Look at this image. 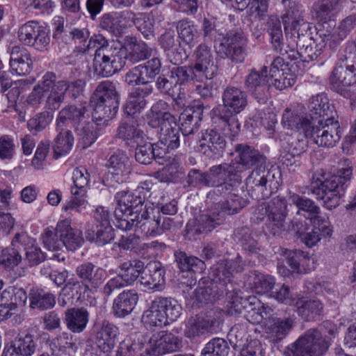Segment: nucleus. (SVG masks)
I'll return each instance as SVG.
<instances>
[{
	"mask_svg": "<svg viewBox=\"0 0 356 356\" xmlns=\"http://www.w3.org/2000/svg\"><path fill=\"white\" fill-rule=\"evenodd\" d=\"M244 268L242 257L238 254L231 260H220L211 268L210 281L206 286H200L194 291V303H207L218 299L224 294L234 291L232 280L234 273Z\"/></svg>",
	"mask_w": 356,
	"mask_h": 356,
	"instance_id": "1",
	"label": "nucleus"
},
{
	"mask_svg": "<svg viewBox=\"0 0 356 356\" xmlns=\"http://www.w3.org/2000/svg\"><path fill=\"white\" fill-rule=\"evenodd\" d=\"M352 176L353 167L349 163L333 175L316 172L312 177V193L323 201L325 208L332 210L339 205Z\"/></svg>",
	"mask_w": 356,
	"mask_h": 356,
	"instance_id": "2",
	"label": "nucleus"
},
{
	"mask_svg": "<svg viewBox=\"0 0 356 356\" xmlns=\"http://www.w3.org/2000/svg\"><path fill=\"white\" fill-rule=\"evenodd\" d=\"M92 118L97 124H104L115 117L118 108V94L115 83L100 82L91 97Z\"/></svg>",
	"mask_w": 356,
	"mask_h": 356,
	"instance_id": "3",
	"label": "nucleus"
},
{
	"mask_svg": "<svg viewBox=\"0 0 356 356\" xmlns=\"http://www.w3.org/2000/svg\"><path fill=\"white\" fill-rule=\"evenodd\" d=\"M280 186L278 170L266 168V164L255 167L245 179V186L250 196L255 200H265L275 193Z\"/></svg>",
	"mask_w": 356,
	"mask_h": 356,
	"instance_id": "4",
	"label": "nucleus"
},
{
	"mask_svg": "<svg viewBox=\"0 0 356 356\" xmlns=\"http://www.w3.org/2000/svg\"><path fill=\"white\" fill-rule=\"evenodd\" d=\"M127 54L122 43L111 41L109 44L95 54L93 67L95 72L104 77H108L123 68Z\"/></svg>",
	"mask_w": 356,
	"mask_h": 356,
	"instance_id": "5",
	"label": "nucleus"
},
{
	"mask_svg": "<svg viewBox=\"0 0 356 356\" xmlns=\"http://www.w3.org/2000/svg\"><path fill=\"white\" fill-rule=\"evenodd\" d=\"M161 221V215L157 211L154 214V209L145 206V209L138 214H124L122 218L117 215V228L123 231H129L135 227V232L147 236L159 235V222Z\"/></svg>",
	"mask_w": 356,
	"mask_h": 356,
	"instance_id": "6",
	"label": "nucleus"
},
{
	"mask_svg": "<svg viewBox=\"0 0 356 356\" xmlns=\"http://www.w3.org/2000/svg\"><path fill=\"white\" fill-rule=\"evenodd\" d=\"M74 186L71 188V198L66 201L62 210L70 216L82 213L89 205L88 191L90 188V176L88 170L82 166L76 168L72 174Z\"/></svg>",
	"mask_w": 356,
	"mask_h": 356,
	"instance_id": "7",
	"label": "nucleus"
},
{
	"mask_svg": "<svg viewBox=\"0 0 356 356\" xmlns=\"http://www.w3.org/2000/svg\"><path fill=\"white\" fill-rule=\"evenodd\" d=\"M192 58L194 63L185 66V70L192 76L193 81L204 82L211 80L217 75L218 67L211 47L207 44L197 45L193 52Z\"/></svg>",
	"mask_w": 356,
	"mask_h": 356,
	"instance_id": "8",
	"label": "nucleus"
},
{
	"mask_svg": "<svg viewBox=\"0 0 356 356\" xmlns=\"http://www.w3.org/2000/svg\"><path fill=\"white\" fill-rule=\"evenodd\" d=\"M329 341L318 329L312 328L291 344L286 356H323L327 350Z\"/></svg>",
	"mask_w": 356,
	"mask_h": 356,
	"instance_id": "9",
	"label": "nucleus"
},
{
	"mask_svg": "<svg viewBox=\"0 0 356 356\" xmlns=\"http://www.w3.org/2000/svg\"><path fill=\"white\" fill-rule=\"evenodd\" d=\"M330 82L346 98L354 99L352 86H356V46L350 47L343 65L337 66L330 76Z\"/></svg>",
	"mask_w": 356,
	"mask_h": 356,
	"instance_id": "10",
	"label": "nucleus"
},
{
	"mask_svg": "<svg viewBox=\"0 0 356 356\" xmlns=\"http://www.w3.org/2000/svg\"><path fill=\"white\" fill-rule=\"evenodd\" d=\"M306 138H311L317 145L323 147H332L341 138V127L338 118H325L319 120L318 123L312 122L309 130L306 131Z\"/></svg>",
	"mask_w": 356,
	"mask_h": 356,
	"instance_id": "11",
	"label": "nucleus"
},
{
	"mask_svg": "<svg viewBox=\"0 0 356 356\" xmlns=\"http://www.w3.org/2000/svg\"><path fill=\"white\" fill-rule=\"evenodd\" d=\"M246 40L240 29L229 31L221 39L216 41L215 49L217 54L223 58L232 61L242 62L245 58Z\"/></svg>",
	"mask_w": 356,
	"mask_h": 356,
	"instance_id": "12",
	"label": "nucleus"
},
{
	"mask_svg": "<svg viewBox=\"0 0 356 356\" xmlns=\"http://www.w3.org/2000/svg\"><path fill=\"white\" fill-rule=\"evenodd\" d=\"M118 275L109 280L104 286V295L109 296L118 289L132 284L138 278L143 275L145 264L140 260H131L122 263Z\"/></svg>",
	"mask_w": 356,
	"mask_h": 356,
	"instance_id": "13",
	"label": "nucleus"
},
{
	"mask_svg": "<svg viewBox=\"0 0 356 356\" xmlns=\"http://www.w3.org/2000/svg\"><path fill=\"white\" fill-rule=\"evenodd\" d=\"M106 166L108 168V172L106 177V182L109 186L115 187L116 184L125 182L131 172L129 158L122 150H118L111 156Z\"/></svg>",
	"mask_w": 356,
	"mask_h": 356,
	"instance_id": "14",
	"label": "nucleus"
},
{
	"mask_svg": "<svg viewBox=\"0 0 356 356\" xmlns=\"http://www.w3.org/2000/svg\"><path fill=\"white\" fill-rule=\"evenodd\" d=\"M222 100V105H219L213 110L215 115L226 116V113L238 114L248 105L246 93L234 86H227L224 90Z\"/></svg>",
	"mask_w": 356,
	"mask_h": 356,
	"instance_id": "15",
	"label": "nucleus"
},
{
	"mask_svg": "<svg viewBox=\"0 0 356 356\" xmlns=\"http://www.w3.org/2000/svg\"><path fill=\"white\" fill-rule=\"evenodd\" d=\"M317 35L316 38L301 37L296 41L297 50H290L292 54H289V57L292 60L300 58L302 62L306 63L316 60L321 56L325 45L329 44V41L319 35V31Z\"/></svg>",
	"mask_w": 356,
	"mask_h": 356,
	"instance_id": "16",
	"label": "nucleus"
},
{
	"mask_svg": "<svg viewBox=\"0 0 356 356\" xmlns=\"http://www.w3.org/2000/svg\"><path fill=\"white\" fill-rule=\"evenodd\" d=\"M244 84L246 90L259 102H266L270 87L267 67L264 66L259 70H251L245 76Z\"/></svg>",
	"mask_w": 356,
	"mask_h": 356,
	"instance_id": "17",
	"label": "nucleus"
},
{
	"mask_svg": "<svg viewBox=\"0 0 356 356\" xmlns=\"http://www.w3.org/2000/svg\"><path fill=\"white\" fill-rule=\"evenodd\" d=\"M185 66L175 67L171 69L167 76H159L156 81V88L163 94L175 97L181 90V86L193 81Z\"/></svg>",
	"mask_w": 356,
	"mask_h": 356,
	"instance_id": "18",
	"label": "nucleus"
},
{
	"mask_svg": "<svg viewBox=\"0 0 356 356\" xmlns=\"http://www.w3.org/2000/svg\"><path fill=\"white\" fill-rule=\"evenodd\" d=\"M220 321V312L212 310L204 316H197L188 321L185 329V336L193 338L207 332H212L218 327Z\"/></svg>",
	"mask_w": 356,
	"mask_h": 356,
	"instance_id": "19",
	"label": "nucleus"
},
{
	"mask_svg": "<svg viewBox=\"0 0 356 356\" xmlns=\"http://www.w3.org/2000/svg\"><path fill=\"white\" fill-rule=\"evenodd\" d=\"M235 152L237 161L232 165L240 175L244 170L266 164V158L250 145L238 144L235 146Z\"/></svg>",
	"mask_w": 356,
	"mask_h": 356,
	"instance_id": "20",
	"label": "nucleus"
},
{
	"mask_svg": "<svg viewBox=\"0 0 356 356\" xmlns=\"http://www.w3.org/2000/svg\"><path fill=\"white\" fill-rule=\"evenodd\" d=\"M118 207L115 211V222L117 215L122 218V215L136 213L138 214L145 209L143 207L145 197L138 194L135 191H122L115 195Z\"/></svg>",
	"mask_w": 356,
	"mask_h": 356,
	"instance_id": "21",
	"label": "nucleus"
},
{
	"mask_svg": "<svg viewBox=\"0 0 356 356\" xmlns=\"http://www.w3.org/2000/svg\"><path fill=\"white\" fill-rule=\"evenodd\" d=\"M209 187L216 188V193L222 185L240 184L242 177L236 172L232 163H222L210 168L209 170Z\"/></svg>",
	"mask_w": 356,
	"mask_h": 356,
	"instance_id": "22",
	"label": "nucleus"
},
{
	"mask_svg": "<svg viewBox=\"0 0 356 356\" xmlns=\"http://www.w3.org/2000/svg\"><path fill=\"white\" fill-rule=\"evenodd\" d=\"M224 221V216L220 212L201 214L197 218L188 221L186 227V234L190 238H195L197 235L212 231Z\"/></svg>",
	"mask_w": 356,
	"mask_h": 356,
	"instance_id": "23",
	"label": "nucleus"
},
{
	"mask_svg": "<svg viewBox=\"0 0 356 356\" xmlns=\"http://www.w3.org/2000/svg\"><path fill=\"white\" fill-rule=\"evenodd\" d=\"M179 345L177 337L170 332L162 331L147 339L145 353L154 356L163 355L176 351Z\"/></svg>",
	"mask_w": 356,
	"mask_h": 356,
	"instance_id": "24",
	"label": "nucleus"
},
{
	"mask_svg": "<svg viewBox=\"0 0 356 356\" xmlns=\"http://www.w3.org/2000/svg\"><path fill=\"white\" fill-rule=\"evenodd\" d=\"M29 236L24 233H17L11 241L9 247L0 248V266L8 270H13L22 261L21 254Z\"/></svg>",
	"mask_w": 356,
	"mask_h": 356,
	"instance_id": "25",
	"label": "nucleus"
},
{
	"mask_svg": "<svg viewBox=\"0 0 356 356\" xmlns=\"http://www.w3.org/2000/svg\"><path fill=\"white\" fill-rule=\"evenodd\" d=\"M57 233L62 242V248L67 250L75 252L82 247L85 240L82 232L72 227V220L66 218L57 222Z\"/></svg>",
	"mask_w": 356,
	"mask_h": 356,
	"instance_id": "26",
	"label": "nucleus"
},
{
	"mask_svg": "<svg viewBox=\"0 0 356 356\" xmlns=\"http://www.w3.org/2000/svg\"><path fill=\"white\" fill-rule=\"evenodd\" d=\"M226 147L223 136L216 129H207L199 140L198 150L208 158L221 156Z\"/></svg>",
	"mask_w": 356,
	"mask_h": 356,
	"instance_id": "27",
	"label": "nucleus"
},
{
	"mask_svg": "<svg viewBox=\"0 0 356 356\" xmlns=\"http://www.w3.org/2000/svg\"><path fill=\"white\" fill-rule=\"evenodd\" d=\"M75 272L85 289L90 291H96L103 283L106 275L104 269L91 262L79 265Z\"/></svg>",
	"mask_w": 356,
	"mask_h": 356,
	"instance_id": "28",
	"label": "nucleus"
},
{
	"mask_svg": "<svg viewBox=\"0 0 356 356\" xmlns=\"http://www.w3.org/2000/svg\"><path fill=\"white\" fill-rule=\"evenodd\" d=\"M343 3L344 0H319L312 6V17L322 24L334 22Z\"/></svg>",
	"mask_w": 356,
	"mask_h": 356,
	"instance_id": "29",
	"label": "nucleus"
},
{
	"mask_svg": "<svg viewBox=\"0 0 356 356\" xmlns=\"http://www.w3.org/2000/svg\"><path fill=\"white\" fill-rule=\"evenodd\" d=\"M309 115L312 122L318 123L319 120L325 121V118H338V115L334 107L329 103L327 96L323 94H318L312 96L308 104Z\"/></svg>",
	"mask_w": 356,
	"mask_h": 356,
	"instance_id": "30",
	"label": "nucleus"
},
{
	"mask_svg": "<svg viewBox=\"0 0 356 356\" xmlns=\"http://www.w3.org/2000/svg\"><path fill=\"white\" fill-rule=\"evenodd\" d=\"M240 184L222 185L218 188V194L224 195L225 200L220 203L222 211L228 215L238 213L248 204V202L238 194Z\"/></svg>",
	"mask_w": 356,
	"mask_h": 356,
	"instance_id": "31",
	"label": "nucleus"
},
{
	"mask_svg": "<svg viewBox=\"0 0 356 356\" xmlns=\"http://www.w3.org/2000/svg\"><path fill=\"white\" fill-rule=\"evenodd\" d=\"M166 122L164 124L157 127V133L159 134V145H163L160 149L165 152V150L175 149L179 146V129L177 126V118L175 115L167 114Z\"/></svg>",
	"mask_w": 356,
	"mask_h": 356,
	"instance_id": "32",
	"label": "nucleus"
},
{
	"mask_svg": "<svg viewBox=\"0 0 356 356\" xmlns=\"http://www.w3.org/2000/svg\"><path fill=\"white\" fill-rule=\"evenodd\" d=\"M10 72L17 76L29 74L32 69L33 60L28 50L20 46L10 49Z\"/></svg>",
	"mask_w": 356,
	"mask_h": 356,
	"instance_id": "33",
	"label": "nucleus"
},
{
	"mask_svg": "<svg viewBox=\"0 0 356 356\" xmlns=\"http://www.w3.org/2000/svg\"><path fill=\"white\" fill-rule=\"evenodd\" d=\"M356 26V15H351L342 19L338 26L332 31L328 29L319 30V35L329 41V46L334 49Z\"/></svg>",
	"mask_w": 356,
	"mask_h": 356,
	"instance_id": "34",
	"label": "nucleus"
},
{
	"mask_svg": "<svg viewBox=\"0 0 356 356\" xmlns=\"http://www.w3.org/2000/svg\"><path fill=\"white\" fill-rule=\"evenodd\" d=\"M117 136L128 145L134 146L143 143L145 135L138 128L134 117H125L118 128Z\"/></svg>",
	"mask_w": 356,
	"mask_h": 356,
	"instance_id": "35",
	"label": "nucleus"
},
{
	"mask_svg": "<svg viewBox=\"0 0 356 356\" xmlns=\"http://www.w3.org/2000/svg\"><path fill=\"white\" fill-rule=\"evenodd\" d=\"M141 284L154 291H161L165 284V271L159 262H149L143 273Z\"/></svg>",
	"mask_w": 356,
	"mask_h": 356,
	"instance_id": "36",
	"label": "nucleus"
},
{
	"mask_svg": "<svg viewBox=\"0 0 356 356\" xmlns=\"http://www.w3.org/2000/svg\"><path fill=\"white\" fill-rule=\"evenodd\" d=\"M295 318H274L266 325V333L268 338L273 343H278L284 339L292 330Z\"/></svg>",
	"mask_w": 356,
	"mask_h": 356,
	"instance_id": "37",
	"label": "nucleus"
},
{
	"mask_svg": "<svg viewBox=\"0 0 356 356\" xmlns=\"http://www.w3.org/2000/svg\"><path fill=\"white\" fill-rule=\"evenodd\" d=\"M36 347L33 336L27 334L15 339L10 346L6 347L1 356H32Z\"/></svg>",
	"mask_w": 356,
	"mask_h": 356,
	"instance_id": "38",
	"label": "nucleus"
},
{
	"mask_svg": "<svg viewBox=\"0 0 356 356\" xmlns=\"http://www.w3.org/2000/svg\"><path fill=\"white\" fill-rule=\"evenodd\" d=\"M87 108L84 105H68L63 108L56 118L58 127L72 125L74 127L83 122L86 118Z\"/></svg>",
	"mask_w": 356,
	"mask_h": 356,
	"instance_id": "39",
	"label": "nucleus"
},
{
	"mask_svg": "<svg viewBox=\"0 0 356 356\" xmlns=\"http://www.w3.org/2000/svg\"><path fill=\"white\" fill-rule=\"evenodd\" d=\"M119 334L118 328L112 323L104 322L96 334L95 343L98 348L110 356L109 353L114 348Z\"/></svg>",
	"mask_w": 356,
	"mask_h": 356,
	"instance_id": "40",
	"label": "nucleus"
},
{
	"mask_svg": "<svg viewBox=\"0 0 356 356\" xmlns=\"http://www.w3.org/2000/svg\"><path fill=\"white\" fill-rule=\"evenodd\" d=\"M147 343V337L138 332L132 333L120 343L115 356H136L145 349Z\"/></svg>",
	"mask_w": 356,
	"mask_h": 356,
	"instance_id": "41",
	"label": "nucleus"
},
{
	"mask_svg": "<svg viewBox=\"0 0 356 356\" xmlns=\"http://www.w3.org/2000/svg\"><path fill=\"white\" fill-rule=\"evenodd\" d=\"M138 300V293L134 290H124L113 300V311L115 316L122 318L134 310Z\"/></svg>",
	"mask_w": 356,
	"mask_h": 356,
	"instance_id": "42",
	"label": "nucleus"
},
{
	"mask_svg": "<svg viewBox=\"0 0 356 356\" xmlns=\"http://www.w3.org/2000/svg\"><path fill=\"white\" fill-rule=\"evenodd\" d=\"M56 76L53 72H47L42 79L33 87L27 97V102L33 106L40 104L46 95L56 84Z\"/></svg>",
	"mask_w": 356,
	"mask_h": 356,
	"instance_id": "43",
	"label": "nucleus"
},
{
	"mask_svg": "<svg viewBox=\"0 0 356 356\" xmlns=\"http://www.w3.org/2000/svg\"><path fill=\"white\" fill-rule=\"evenodd\" d=\"M286 211V201L284 198H275L271 202V211L268 214V226L275 235L284 227Z\"/></svg>",
	"mask_w": 356,
	"mask_h": 356,
	"instance_id": "44",
	"label": "nucleus"
},
{
	"mask_svg": "<svg viewBox=\"0 0 356 356\" xmlns=\"http://www.w3.org/2000/svg\"><path fill=\"white\" fill-rule=\"evenodd\" d=\"M67 328L73 333H81L89 321V312L84 307L71 308L65 313Z\"/></svg>",
	"mask_w": 356,
	"mask_h": 356,
	"instance_id": "45",
	"label": "nucleus"
},
{
	"mask_svg": "<svg viewBox=\"0 0 356 356\" xmlns=\"http://www.w3.org/2000/svg\"><path fill=\"white\" fill-rule=\"evenodd\" d=\"M122 44L126 49L127 59L134 63L145 60L152 54V49L145 42L138 41L134 37L126 36Z\"/></svg>",
	"mask_w": 356,
	"mask_h": 356,
	"instance_id": "46",
	"label": "nucleus"
},
{
	"mask_svg": "<svg viewBox=\"0 0 356 356\" xmlns=\"http://www.w3.org/2000/svg\"><path fill=\"white\" fill-rule=\"evenodd\" d=\"M202 111L200 108H187L179 115V130L182 135H193L199 130Z\"/></svg>",
	"mask_w": 356,
	"mask_h": 356,
	"instance_id": "47",
	"label": "nucleus"
},
{
	"mask_svg": "<svg viewBox=\"0 0 356 356\" xmlns=\"http://www.w3.org/2000/svg\"><path fill=\"white\" fill-rule=\"evenodd\" d=\"M300 317L306 321L318 319L323 313V304L318 300H305L298 297V303L293 305Z\"/></svg>",
	"mask_w": 356,
	"mask_h": 356,
	"instance_id": "48",
	"label": "nucleus"
},
{
	"mask_svg": "<svg viewBox=\"0 0 356 356\" xmlns=\"http://www.w3.org/2000/svg\"><path fill=\"white\" fill-rule=\"evenodd\" d=\"M58 134L54 140V157L57 159L67 154L74 145V136L72 131L64 127H56Z\"/></svg>",
	"mask_w": 356,
	"mask_h": 356,
	"instance_id": "49",
	"label": "nucleus"
},
{
	"mask_svg": "<svg viewBox=\"0 0 356 356\" xmlns=\"http://www.w3.org/2000/svg\"><path fill=\"white\" fill-rule=\"evenodd\" d=\"M153 301L156 304V308H159L162 312L164 318L167 320L168 325L176 321L181 314V305L172 298L157 296Z\"/></svg>",
	"mask_w": 356,
	"mask_h": 356,
	"instance_id": "50",
	"label": "nucleus"
},
{
	"mask_svg": "<svg viewBox=\"0 0 356 356\" xmlns=\"http://www.w3.org/2000/svg\"><path fill=\"white\" fill-rule=\"evenodd\" d=\"M282 3L288 7L282 17L284 29L286 31L297 29V24L304 19L303 6L296 2H291L290 0H282Z\"/></svg>",
	"mask_w": 356,
	"mask_h": 356,
	"instance_id": "51",
	"label": "nucleus"
},
{
	"mask_svg": "<svg viewBox=\"0 0 356 356\" xmlns=\"http://www.w3.org/2000/svg\"><path fill=\"white\" fill-rule=\"evenodd\" d=\"M312 122L307 117H300L289 108H286L282 115V124L284 127L302 132L305 136Z\"/></svg>",
	"mask_w": 356,
	"mask_h": 356,
	"instance_id": "52",
	"label": "nucleus"
},
{
	"mask_svg": "<svg viewBox=\"0 0 356 356\" xmlns=\"http://www.w3.org/2000/svg\"><path fill=\"white\" fill-rule=\"evenodd\" d=\"M177 30L179 38L186 45L193 47L200 37L198 27L193 21L183 19L177 22Z\"/></svg>",
	"mask_w": 356,
	"mask_h": 356,
	"instance_id": "53",
	"label": "nucleus"
},
{
	"mask_svg": "<svg viewBox=\"0 0 356 356\" xmlns=\"http://www.w3.org/2000/svg\"><path fill=\"white\" fill-rule=\"evenodd\" d=\"M175 257L182 271L202 273L206 269V265L202 260L194 256H188L184 252H177Z\"/></svg>",
	"mask_w": 356,
	"mask_h": 356,
	"instance_id": "54",
	"label": "nucleus"
},
{
	"mask_svg": "<svg viewBox=\"0 0 356 356\" xmlns=\"http://www.w3.org/2000/svg\"><path fill=\"white\" fill-rule=\"evenodd\" d=\"M273 314V309L259 300V305L249 306L246 309L244 317L252 324H259L264 320H270Z\"/></svg>",
	"mask_w": 356,
	"mask_h": 356,
	"instance_id": "55",
	"label": "nucleus"
},
{
	"mask_svg": "<svg viewBox=\"0 0 356 356\" xmlns=\"http://www.w3.org/2000/svg\"><path fill=\"white\" fill-rule=\"evenodd\" d=\"M249 279L252 289L258 294L269 293L275 285V280L273 277L257 271L252 272Z\"/></svg>",
	"mask_w": 356,
	"mask_h": 356,
	"instance_id": "56",
	"label": "nucleus"
},
{
	"mask_svg": "<svg viewBox=\"0 0 356 356\" xmlns=\"http://www.w3.org/2000/svg\"><path fill=\"white\" fill-rule=\"evenodd\" d=\"M65 81H57L54 87L48 92L45 101V108L49 111L58 110L65 98L67 92Z\"/></svg>",
	"mask_w": 356,
	"mask_h": 356,
	"instance_id": "57",
	"label": "nucleus"
},
{
	"mask_svg": "<svg viewBox=\"0 0 356 356\" xmlns=\"http://www.w3.org/2000/svg\"><path fill=\"white\" fill-rule=\"evenodd\" d=\"M159 42L161 47L167 52V56L170 61L175 64L178 65L183 62L182 56L180 53H174L175 47V31L172 29L166 30L162 34Z\"/></svg>",
	"mask_w": 356,
	"mask_h": 356,
	"instance_id": "58",
	"label": "nucleus"
},
{
	"mask_svg": "<svg viewBox=\"0 0 356 356\" xmlns=\"http://www.w3.org/2000/svg\"><path fill=\"white\" fill-rule=\"evenodd\" d=\"M114 237V229L112 226H95L87 231L88 240L99 246L109 243Z\"/></svg>",
	"mask_w": 356,
	"mask_h": 356,
	"instance_id": "59",
	"label": "nucleus"
},
{
	"mask_svg": "<svg viewBox=\"0 0 356 356\" xmlns=\"http://www.w3.org/2000/svg\"><path fill=\"white\" fill-rule=\"evenodd\" d=\"M162 312L156 308V305L152 300L149 308L143 312L142 322L147 329L161 327L167 325V320L164 318Z\"/></svg>",
	"mask_w": 356,
	"mask_h": 356,
	"instance_id": "60",
	"label": "nucleus"
},
{
	"mask_svg": "<svg viewBox=\"0 0 356 356\" xmlns=\"http://www.w3.org/2000/svg\"><path fill=\"white\" fill-rule=\"evenodd\" d=\"M232 298V302H229L226 311L228 315L237 316L249 309V306L253 305H259V300L255 296H248L247 298L240 297L238 295L229 296Z\"/></svg>",
	"mask_w": 356,
	"mask_h": 356,
	"instance_id": "61",
	"label": "nucleus"
},
{
	"mask_svg": "<svg viewBox=\"0 0 356 356\" xmlns=\"http://www.w3.org/2000/svg\"><path fill=\"white\" fill-rule=\"evenodd\" d=\"M75 346L74 337L68 332H63L54 338L49 343L51 354L55 356L64 355L67 349Z\"/></svg>",
	"mask_w": 356,
	"mask_h": 356,
	"instance_id": "62",
	"label": "nucleus"
},
{
	"mask_svg": "<svg viewBox=\"0 0 356 356\" xmlns=\"http://www.w3.org/2000/svg\"><path fill=\"white\" fill-rule=\"evenodd\" d=\"M124 13H111L104 14L102 18L101 27L115 35L121 34L125 26L122 22Z\"/></svg>",
	"mask_w": 356,
	"mask_h": 356,
	"instance_id": "63",
	"label": "nucleus"
},
{
	"mask_svg": "<svg viewBox=\"0 0 356 356\" xmlns=\"http://www.w3.org/2000/svg\"><path fill=\"white\" fill-rule=\"evenodd\" d=\"M229 347L222 338H213L203 348L201 356H227Z\"/></svg>",
	"mask_w": 356,
	"mask_h": 356,
	"instance_id": "64",
	"label": "nucleus"
}]
</instances>
